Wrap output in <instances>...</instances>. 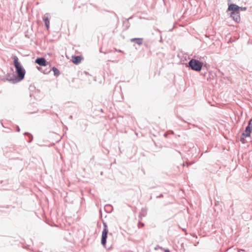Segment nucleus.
<instances>
[{"instance_id": "nucleus-1", "label": "nucleus", "mask_w": 252, "mask_h": 252, "mask_svg": "<svg viewBox=\"0 0 252 252\" xmlns=\"http://www.w3.org/2000/svg\"><path fill=\"white\" fill-rule=\"evenodd\" d=\"M13 64L15 68L17 77L14 74L9 75L7 80L12 82L13 83L19 82L24 79L26 71L24 67L22 66L20 63L18 61V58L16 56L13 57Z\"/></svg>"}, {"instance_id": "nucleus-2", "label": "nucleus", "mask_w": 252, "mask_h": 252, "mask_svg": "<svg viewBox=\"0 0 252 252\" xmlns=\"http://www.w3.org/2000/svg\"><path fill=\"white\" fill-rule=\"evenodd\" d=\"M203 63L198 60L192 59L188 63V66L192 70L200 71L202 68Z\"/></svg>"}, {"instance_id": "nucleus-3", "label": "nucleus", "mask_w": 252, "mask_h": 252, "mask_svg": "<svg viewBox=\"0 0 252 252\" xmlns=\"http://www.w3.org/2000/svg\"><path fill=\"white\" fill-rule=\"evenodd\" d=\"M252 130V119H251L249 122L247 126L246 127L245 130L242 134L241 137V141L243 142L245 138L249 137L251 135V133Z\"/></svg>"}, {"instance_id": "nucleus-4", "label": "nucleus", "mask_w": 252, "mask_h": 252, "mask_svg": "<svg viewBox=\"0 0 252 252\" xmlns=\"http://www.w3.org/2000/svg\"><path fill=\"white\" fill-rule=\"evenodd\" d=\"M103 229L102 232L101 243L103 247H105L106 243V239L107 238L108 230L107 228V223L103 221Z\"/></svg>"}, {"instance_id": "nucleus-5", "label": "nucleus", "mask_w": 252, "mask_h": 252, "mask_svg": "<svg viewBox=\"0 0 252 252\" xmlns=\"http://www.w3.org/2000/svg\"><path fill=\"white\" fill-rule=\"evenodd\" d=\"M240 6L233 3L230 4L228 7L227 11L231 12H240Z\"/></svg>"}, {"instance_id": "nucleus-6", "label": "nucleus", "mask_w": 252, "mask_h": 252, "mask_svg": "<svg viewBox=\"0 0 252 252\" xmlns=\"http://www.w3.org/2000/svg\"><path fill=\"white\" fill-rule=\"evenodd\" d=\"M230 16L237 23H239L240 21L241 18L240 16V12H230Z\"/></svg>"}, {"instance_id": "nucleus-7", "label": "nucleus", "mask_w": 252, "mask_h": 252, "mask_svg": "<svg viewBox=\"0 0 252 252\" xmlns=\"http://www.w3.org/2000/svg\"><path fill=\"white\" fill-rule=\"evenodd\" d=\"M35 63L40 66H45L47 64L46 60L43 58H38L35 60Z\"/></svg>"}, {"instance_id": "nucleus-8", "label": "nucleus", "mask_w": 252, "mask_h": 252, "mask_svg": "<svg viewBox=\"0 0 252 252\" xmlns=\"http://www.w3.org/2000/svg\"><path fill=\"white\" fill-rule=\"evenodd\" d=\"M49 14L48 13H45L43 17V20L45 22V26L47 29L49 28L50 21H49Z\"/></svg>"}, {"instance_id": "nucleus-9", "label": "nucleus", "mask_w": 252, "mask_h": 252, "mask_svg": "<svg viewBox=\"0 0 252 252\" xmlns=\"http://www.w3.org/2000/svg\"><path fill=\"white\" fill-rule=\"evenodd\" d=\"M82 58L79 56H74L72 57V62L76 64L81 62Z\"/></svg>"}, {"instance_id": "nucleus-10", "label": "nucleus", "mask_w": 252, "mask_h": 252, "mask_svg": "<svg viewBox=\"0 0 252 252\" xmlns=\"http://www.w3.org/2000/svg\"><path fill=\"white\" fill-rule=\"evenodd\" d=\"M131 42H134L136 44L140 45L142 44L143 38H133L130 39Z\"/></svg>"}, {"instance_id": "nucleus-11", "label": "nucleus", "mask_w": 252, "mask_h": 252, "mask_svg": "<svg viewBox=\"0 0 252 252\" xmlns=\"http://www.w3.org/2000/svg\"><path fill=\"white\" fill-rule=\"evenodd\" d=\"M147 214V210L145 208H142L141 210V211L139 213V218H143L145 217Z\"/></svg>"}, {"instance_id": "nucleus-12", "label": "nucleus", "mask_w": 252, "mask_h": 252, "mask_svg": "<svg viewBox=\"0 0 252 252\" xmlns=\"http://www.w3.org/2000/svg\"><path fill=\"white\" fill-rule=\"evenodd\" d=\"M52 70L54 72V74L55 76H58L60 75V71L59 70V69L57 68H56L55 67H53Z\"/></svg>"}, {"instance_id": "nucleus-13", "label": "nucleus", "mask_w": 252, "mask_h": 252, "mask_svg": "<svg viewBox=\"0 0 252 252\" xmlns=\"http://www.w3.org/2000/svg\"><path fill=\"white\" fill-rule=\"evenodd\" d=\"M24 134L25 135H27L29 136V139H30L29 141V142L31 143L32 141V139H33V137L32 135V134H31L30 133H29V132H25Z\"/></svg>"}, {"instance_id": "nucleus-14", "label": "nucleus", "mask_w": 252, "mask_h": 252, "mask_svg": "<svg viewBox=\"0 0 252 252\" xmlns=\"http://www.w3.org/2000/svg\"><path fill=\"white\" fill-rule=\"evenodd\" d=\"M191 164H192L191 163L188 162H186V163H183V165L184 166H189L190 165H191Z\"/></svg>"}, {"instance_id": "nucleus-15", "label": "nucleus", "mask_w": 252, "mask_h": 252, "mask_svg": "<svg viewBox=\"0 0 252 252\" xmlns=\"http://www.w3.org/2000/svg\"><path fill=\"white\" fill-rule=\"evenodd\" d=\"M138 225H139V227H143L144 226V223H143L141 221H139L138 223Z\"/></svg>"}, {"instance_id": "nucleus-16", "label": "nucleus", "mask_w": 252, "mask_h": 252, "mask_svg": "<svg viewBox=\"0 0 252 252\" xmlns=\"http://www.w3.org/2000/svg\"><path fill=\"white\" fill-rule=\"evenodd\" d=\"M240 10H246V7H240Z\"/></svg>"}, {"instance_id": "nucleus-17", "label": "nucleus", "mask_w": 252, "mask_h": 252, "mask_svg": "<svg viewBox=\"0 0 252 252\" xmlns=\"http://www.w3.org/2000/svg\"><path fill=\"white\" fill-rule=\"evenodd\" d=\"M163 197V194H160L159 195L157 196V198H162V197Z\"/></svg>"}, {"instance_id": "nucleus-18", "label": "nucleus", "mask_w": 252, "mask_h": 252, "mask_svg": "<svg viewBox=\"0 0 252 252\" xmlns=\"http://www.w3.org/2000/svg\"><path fill=\"white\" fill-rule=\"evenodd\" d=\"M16 127H17V131L18 132H19L20 131V129L19 127L18 126H17Z\"/></svg>"}, {"instance_id": "nucleus-19", "label": "nucleus", "mask_w": 252, "mask_h": 252, "mask_svg": "<svg viewBox=\"0 0 252 252\" xmlns=\"http://www.w3.org/2000/svg\"><path fill=\"white\" fill-rule=\"evenodd\" d=\"M164 251H165V252H170V251L168 249H165Z\"/></svg>"}, {"instance_id": "nucleus-20", "label": "nucleus", "mask_w": 252, "mask_h": 252, "mask_svg": "<svg viewBox=\"0 0 252 252\" xmlns=\"http://www.w3.org/2000/svg\"><path fill=\"white\" fill-rule=\"evenodd\" d=\"M164 137L167 138V134L166 133H164L163 135Z\"/></svg>"}, {"instance_id": "nucleus-21", "label": "nucleus", "mask_w": 252, "mask_h": 252, "mask_svg": "<svg viewBox=\"0 0 252 252\" xmlns=\"http://www.w3.org/2000/svg\"><path fill=\"white\" fill-rule=\"evenodd\" d=\"M116 51L118 52H122V51L121 50H116Z\"/></svg>"}, {"instance_id": "nucleus-22", "label": "nucleus", "mask_w": 252, "mask_h": 252, "mask_svg": "<svg viewBox=\"0 0 252 252\" xmlns=\"http://www.w3.org/2000/svg\"><path fill=\"white\" fill-rule=\"evenodd\" d=\"M51 71V69L50 70V71H47V72H44V74H47L48 72H49L50 71Z\"/></svg>"}, {"instance_id": "nucleus-23", "label": "nucleus", "mask_w": 252, "mask_h": 252, "mask_svg": "<svg viewBox=\"0 0 252 252\" xmlns=\"http://www.w3.org/2000/svg\"><path fill=\"white\" fill-rule=\"evenodd\" d=\"M244 251V250H239V252H240L241 251Z\"/></svg>"}, {"instance_id": "nucleus-24", "label": "nucleus", "mask_w": 252, "mask_h": 252, "mask_svg": "<svg viewBox=\"0 0 252 252\" xmlns=\"http://www.w3.org/2000/svg\"><path fill=\"white\" fill-rule=\"evenodd\" d=\"M171 133H172V134H174V132H173V131H171Z\"/></svg>"}, {"instance_id": "nucleus-25", "label": "nucleus", "mask_w": 252, "mask_h": 252, "mask_svg": "<svg viewBox=\"0 0 252 252\" xmlns=\"http://www.w3.org/2000/svg\"><path fill=\"white\" fill-rule=\"evenodd\" d=\"M72 118V116H70V118Z\"/></svg>"}]
</instances>
